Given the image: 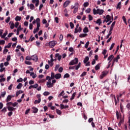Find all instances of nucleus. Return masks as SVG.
Returning <instances> with one entry per match:
<instances>
[{"label":"nucleus","mask_w":130,"mask_h":130,"mask_svg":"<svg viewBox=\"0 0 130 130\" xmlns=\"http://www.w3.org/2000/svg\"><path fill=\"white\" fill-rule=\"evenodd\" d=\"M77 92H74L72 95V97L70 99V100H74L75 99V97H76V94Z\"/></svg>","instance_id":"bb28decb"},{"label":"nucleus","mask_w":130,"mask_h":130,"mask_svg":"<svg viewBox=\"0 0 130 130\" xmlns=\"http://www.w3.org/2000/svg\"><path fill=\"white\" fill-rule=\"evenodd\" d=\"M107 74L108 73L106 71L103 72L102 74L100 76L101 79H103V78L105 77Z\"/></svg>","instance_id":"ddd939ff"},{"label":"nucleus","mask_w":130,"mask_h":130,"mask_svg":"<svg viewBox=\"0 0 130 130\" xmlns=\"http://www.w3.org/2000/svg\"><path fill=\"white\" fill-rule=\"evenodd\" d=\"M6 81V78H2L0 79V83H3V82H5Z\"/></svg>","instance_id":"680f3d73"},{"label":"nucleus","mask_w":130,"mask_h":130,"mask_svg":"<svg viewBox=\"0 0 130 130\" xmlns=\"http://www.w3.org/2000/svg\"><path fill=\"white\" fill-rule=\"evenodd\" d=\"M114 45H115V43H112L111 45V47L110 48V50H112V49H113V48L114 47Z\"/></svg>","instance_id":"3c124183"},{"label":"nucleus","mask_w":130,"mask_h":130,"mask_svg":"<svg viewBox=\"0 0 130 130\" xmlns=\"http://www.w3.org/2000/svg\"><path fill=\"white\" fill-rule=\"evenodd\" d=\"M71 4V1L70 0L66 1L63 4V8H67Z\"/></svg>","instance_id":"39448f33"},{"label":"nucleus","mask_w":130,"mask_h":130,"mask_svg":"<svg viewBox=\"0 0 130 130\" xmlns=\"http://www.w3.org/2000/svg\"><path fill=\"white\" fill-rule=\"evenodd\" d=\"M111 34H112V31L109 30V34H108V35L106 37V39H108V38H109V36H110V35H111Z\"/></svg>","instance_id":"58836bf2"},{"label":"nucleus","mask_w":130,"mask_h":130,"mask_svg":"<svg viewBox=\"0 0 130 130\" xmlns=\"http://www.w3.org/2000/svg\"><path fill=\"white\" fill-rule=\"evenodd\" d=\"M7 109H8L9 111L11 112L14 111V110H15V108H14V107L9 106L7 107Z\"/></svg>","instance_id":"a211bd4d"},{"label":"nucleus","mask_w":130,"mask_h":130,"mask_svg":"<svg viewBox=\"0 0 130 130\" xmlns=\"http://www.w3.org/2000/svg\"><path fill=\"white\" fill-rule=\"evenodd\" d=\"M10 20H11V17H8L5 20V21H6V22L7 23H9V22H10Z\"/></svg>","instance_id":"69168bd1"},{"label":"nucleus","mask_w":130,"mask_h":130,"mask_svg":"<svg viewBox=\"0 0 130 130\" xmlns=\"http://www.w3.org/2000/svg\"><path fill=\"white\" fill-rule=\"evenodd\" d=\"M32 88L34 89H37V88H38V84H36L34 85H32Z\"/></svg>","instance_id":"bf43d9fd"},{"label":"nucleus","mask_w":130,"mask_h":130,"mask_svg":"<svg viewBox=\"0 0 130 130\" xmlns=\"http://www.w3.org/2000/svg\"><path fill=\"white\" fill-rule=\"evenodd\" d=\"M88 61H89V57L86 56L83 60V62H84V63H87V62H88Z\"/></svg>","instance_id":"4be33fe9"},{"label":"nucleus","mask_w":130,"mask_h":130,"mask_svg":"<svg viewBox=\"0 0 130 130\" xmlns=\"http://www.w3.org/2000/svg\"><path fill=\"white\" fill-rule=\"evenodd\" d=\"M14 28H15V24L13 22H12L10 25V28L13 29H14Z\"/></svg>","instance_id":"a18cd8bd"},{"label":"nucleus","mask_w":130,"mask_h":130,"mask_svg":"<svg viewBox=\"0 0 130 130\" xmlns=\"http://www.w3.org/2000/svg\"><path fill=\"white\" fill-rule=\"evenodd\" d=\"M1 112H4V113L5 112H7V108L4 107L2 110H1Z\"/></svg>","instance_id":"6e6d98bb"},{"label":"nucleus","mask_w":130,"mask_h":130,"mask_svg":"<svg viewBox=\"0 0 130 130\" xmlns=\"http://www.w3.org/2000/svg\"><path fill=\"white\" fill-rule=\"evenodd\" d=\"M61 78V74L60 73H58L55 74V79L58 80Z\"/></svg>","instance_id":"9b49d317"},{"label":"nucleus","mask_w":130,"mask_h":130,"mask_svg":"<svg viewBox=\"0 0 130 130\" xmlns=\"http://www.w3.org/2000/svg\"><path fill=\"white\" fill-rule=\"evenodd\" d=\"M117 119H119V113L118 112V111H116V112Z\"/></svg>","instance_id":"09e8293b"},{"label":"nucleus","mask_w":130,"mask_h":130,"mask_svg":"<svg viewBox=\"0 0 130 130\" xmlns=\"http://www.w3.org/2000/svg\"><path fill=\"white\" fill-rule=\"evenodd\" d=\"M39 28H40V23H37V30L39 31Z\"/></svg>","instance_id":"49530a36"},{"label":"nucleus","mask_w":130,"mask_h":130,"mask_svg":"<svg viewBox=\"0 0 130 130\" xmlns=\"http://www.w3.org/2000/svg\"><path fill=\"white\" fill-rule=\"evenodd\" d=\"M56 44V41H51L49 43V46H50V48H53L55 45Z\"/></svg>","instance_id":"20e7f679"},{"label":"nucleus","mask_w":130,"mask_h":130,"mask_svg":"<svg viewBox=\"0 0 130 130\" xmlns=\"http://www.w3.org/2000/svg\"><path fill=\"white\" fill-rule=\"evenodd\" d=\"M118 59H120V56L118 55L116 57L113 58V62H118Z\"/></svg>","instance_id":"0eeeda50"},{"label":"nucleus","mask_w":130,"mask_h":130,"mask_svg":"<svg viewBox=\"0 0 130 130\" xmlns=\"http://www.w3.org/2000/svg\"><path fill=\"white\" fill-rule=\"evenodd\" d=\"M17 83H21L23 82V79L22 78H20L19 79L17 80Z\"/></svg>","instance_id":"5fc2aeb1"},{"label":"nucleus","mask_w":130,"mask_h":130,"mask_svg":"<svg viewBox=\"0 0 130 130\" xmlns=\"http://www.w3.org/2000/svg\"><path fill=\"white\" fill-rule=\"evenodd\" d=\"M105 19L106 20L107 23V22H109V21H110V20H111V17L110 16V15H107L106 16Z\"/></svg>","instance_id":"f3484780"},{"label":"nucleus","mask_w":130,"mask_h":130,"mask_svg":"<svg viewBox=\"0 0 130 130\" xmlns=\"http://www.w3.org/2000/svg\"><path fill=\"white\" fill-rule=\"evenodd\" d=\"M60 109H67V108H69V105H63V104H60Z\"/></svg>","instance_id":"4468645a"},{"label":"nucleus","mask_w":130,"mask_h":130,"mask_svg":"<svg viewBox=\"0 0 130 130\" xmlns=\"http://www.w3.org/2000/svg\"><path fill=\"white\" fill-rule=\"evenodd\" d=\"M8 51H9V50H8V49L5 48L3 51L4 54H7V52H8Z\"/></svg>","instance_id":"0e129e2a"},{"label":"nucleus","mask_w":130,"mask_h":130,"mask_svg":"<svg viewBox=\"0 0 130 130\" xmlns=\"http://www.w3.org/2000/svg\"><path fill=\"white\" fill-rule=\"evenodd\" d=\"M89 32V29H88V27H85L84 29H83V32L84 33H88Z\"/></svg>","instance_id":"72a5a7b5"},{"label":"nucleus","mask_w":130,"mask_h":130,"mask_svg":"<svg viewBox=\"0 0 130 130\" xmlns=\"http://www.w3.org/2000/svg\"><path fill=\"white\" fill-rule=\"evenodd\" d=\"M41 102V99H39L38 100H36L35 101L34 104H38Z\"/></svg>","instance_id":"c756f323"},{"label":"nucleus","mask_w":130,"mask_h":130,"mask_svg":"<svg viewBox=\"0 0 130 130\" xmlns=\"http://www.w3.org/2000/svg\"><path fill=\"white\" fill-rule=\"evenodd\" d=\"M6 94H7V92L6 91L2 92L1 94V97L4 98V97L6 96Z\"/></svg>","instance_id":"37998d69"},{"label":"nucleus","mask_w":130,"mask_h":130,"mask_svg":"<svg viewBox=\"0 0 130 130\" xmlns=\"http://www.w3.org/2000/svg\"><path fill=\"white\" fill-rule=\"evenodd\" d=\"M55 57L56 58L57 57V59L59 61H60V59H61V55H59V53H56L55 54Z\"/></svg>","instance_id":"f8f14e48"},{"label":"nucleus","mask_w":130,"mask_h":130,"mask_svg":"<svg viewBox=\"0 0 130 130\" xmlns=\"http://www.w3.org/2000/svg\"><path fill=\"white\" fill-rule=\"evenodd\" d=\"M80 7V5L78 3H76V6L73 11V14H76L78 13V11H79V8Z\"/></svg>","instance_id":"7ed1b4c3"},{"label":"nucleus","mask_w":130,"mask_h":130,"mask_svg":"<svg viewBox=\"0 0 130 130\" xmlns=\"http://www.w3.org/2000/svg\"><path fill=\"white\" fill-rule=\"evenodd\" d=\"M124 121V120L123 119H122L121 117L120 118V121L118 123L119 125H121V123H123V122Z\"/></svg>","instance_id":"f704fd0d"},{"label":"nucleus","mask_w":130,"mask_h":130,"mask_svg":"<svg viewBox=\"0 0 130 130\" xmlns=\"http://www.w3.org/2000/svg\"><path fill=\"white\" fill-rule=\"evenodd\" d=\"M29 8H30V10H34L35 8V6H34V4H30L29 5Z\"/></svg>","instance_id":"c9c22d12"},{"label":"nucleus","mask_w":130,"mask_h":130,"mask_svg":"<svg viewBox=\"0 0 130 130\" xmlns=\"http://www.w3.org/2000/svg\"><path fill=\"white\" fill-rule=\"evenodd\" d=\"M21 19H22V17H21L20 16H17L15 17V21H21Z\"/></svg>","instance_id":"c85d7f7f"},{"label":"nucleus","mask_w":130,"mask_h":130,"mask_svg":"<svg viewBox=\"0 0 130 130\" xmlns=\"http://www.w3.org/2000/svg\"><path fill=\"white\" fill-rule=\"evenodd\" d=\"M88 19H89V21H92V20H93V17L89 14L88 15Z\"/></svg>","instance_id":"4d7b16f0"},{"label":"nucleus","mask_w":130,"mask_h":130,"mask_svg":"<svg viewBox=\"0 0 130 130\" xmlns=\"http://www.w3.org/2000/svg\"><path fill=\"white\" fill-rule=\"evenodd\" d=\"M89 6V3L88 2H85L83 4V7L85 8H86V7H88Z\"/></svg>","instance_id":"8fccbe9b"},{"label":"nucleus","mask_w":130,"mask_h":130,"mask_svg":"<svg viewBox=\"0 0 130 130\" xmlns=\"http://www.w3.org/2000/svg\"><path fill=\"white\" fill-rule=\"evenodd\" d=\"M56 113L58 114V115H61V111L56 109Z\"/></svg>","instance_id":"4c0bfd02"},{"label":"nucleus","mask_w":130,"mask_h":130,"mask_svg":"<svg viewBox=\"0 0 130 130\" xmlns=\"http://www.w3.org/2000/svg\"><path fill=\"white\" fill-rule=\"evenodd\" d=\"M31 3H32V4H36V7L39 6V0H32Z\"/></svg>","instance_id":"6e6552de"},{"label":"nucleus","mask_w":130,"mask_h":130,"mask_svg":"<svg viewBox=\"0 0 130 130\" xmlns=\"http://www.w3.org/2000/svg\"><path fill=\"white\" fill-rule=\"evenodd\" d=\"M81 68V62H79L77 66H76L75 70L78 71Z\"/></svg>","instance_id":"7c9ffc66"},{"label":"nucleus","mask_w":130,"mask_h":130,"mask_svg":"<svg viewBox=\"0 0 130 130\" xmlns=\"http://www.w3.org/2000/svg\"><path fill=\"white\" fill-rule=\"evenodd\" d=\"M33 109V113H37L38 112V109L35 107H32Z\"/></svg>","instance_id":"b1692460"},{"label":"nucleus","mask_w":130,"mask_h":130,"mask_svg":"<svg viewBox=\"0 0 130 130\" xmlns=\"http://www.w3.org/2000/svg\"><path fill=\"white\" fill-rule=\"evenodd\" d=\"M11 100H12V95H9L7 98L6 102H9Z\"/></svg>","instance_id":"aec40b11"},{"label":"nucleus","mask_w":130,"mask_h":130,"mask_svg":"<svg viewBox=\"0 0 130 130\" xmlns=\"http://www.w3.org/2000/svg\"><path fill=\"white\" fill-rule=\"evenodd\" d=\"M89 42L88 41L86 43L85 45V47L86 48H87L88 47V46H89Z\"/></svg>","instance_id":"774afa93"},{"label":"nucleus","mask_w":130,"mask_h":130,"mask_svg":"<svg viewBox=\"0 0 130 130\" xmlns=\"http://www.w3.org/2000/svg\"><path fill=\"white\" fill-rule=\"evenodd\" d=\"M51 80H54L55 79V74L53 72L51 73Z\"/></svg>","instance_id":"5701e85b"},{"label":"nucleus","mask_w":130,"mask_h":130,"mask_svg":"<svg viewBox=\"0 0 130 130\" xmlns=\"http://www.w3.org/2000/svg\"><path fill=\"white\" fill-rule=\"evenodd\" d=\"M70 25L71 29H74V27H75V25L74 24V23H73V22H70Z\"/></svg>","instance_id":"79ce46f5"},{"label":"nucleus","mask_w":130,"mask_h":130,"mask_svg":"<svg viewBox=\"0 0 130 130\" xmlns=\"http://www.w3.org/2000/svg\"><path fill=\"white\" fill-rule=\"evenodd\" d=\"M79 62V59L78 58H75L74 59L71 60L69 63V66H74L75 64H77Z\"/></svg>","instance_id":"f03ea898"},{"label":"nucleus","mask_w":130,"mask_h":130,"mask_svg":"<svg viewBox=\"0 0 130 130\" xmlns=\"http://www.w3.org/2000/svg\"><path fill=\"white\" fill-rule=\"evenodd\" d=\"M47 86L48 88H52L53 87V83H52L51 81L47 82Z\"/></svg>","instance_id":"9d476101"},{"label":"nucleus","mask_w":130,"mask_h":130,"mask_svg":"<svg viewBox=\"0 0 130 130\" xmlns=\"http://www.w3.org/2000/svg\"><path fill=\"white\" fill-rule=\"evenodd\" d=\"M66 78H70V74L69 73H66L64 75L63 79H66Z\"/></svg>","instance_id":"ea45409f"},{"label":"nucleus","mask_w":130,"mask_h":130,"mask_svg":"<svg viewBox=\"0 0 130 130\" xmlns=\"http://www.w3.org/2000/svg\"><path fill=\"white\" fill-rule=\"evenodd\" d=\"M107 52V50L106 49H104L103 52H102V54H103V55H105V54H106Z\"/></svg>","instance_id":"603ef678"},{"label":"nucleus","mask_w":130,"mask_h":130,"mask_svg":"<svg viewBox=\"0 0 130 130\" xmlns=\"http://www.w3.org/2000/svg\"><path fill=\"white\" fill-rule=\"evenodd\" d=\"M49 94H50V93L48 91H45L43 93V95H44V96H48V95H49Z\"/></svg>","instance_id":"c03bdc74"},{"label":"nucleus","mask_w":130,"mask_h":130,"mask_svg":"<svg viewBox=\"0 0 130 130\" xmlns=\"http://www.w3.org/2000/svg\"><path fill=\"white\" fill-rule=\"evenodd\" d=\"M44 38L45 40L47 39V32H45L44 34Z\"/></svg>","instance_id":"e2e57ef3"},{"label":"nucleus","mask_w":130,"mask_h":130,"mask_svg":"<svg viewBox=\"0 0 130 130\" xmlns=\"http://www.w3.org/2000/svg\"><path fill=\"white\" fill-rule=\"evenodd\" d=\"M24 93V91L22 90H18L16 92V97H18L20 94H23Z\"/></svg>","instance_id":"6ab92c4d"},{"label":"nucleus","mask_w":130,"mask_h":130,"mask_svg":"<svg viewBox=\"0 0 130 130\" xmlns=\"http://www.w3.org/2000/svg\"><path fill=\"white\" fill-rule=\"evenodd\" d=\"M93 15H102L104 13V10L103 9H98L96 10L95 8L93 9Z\"/></svg>","instance_id":"f257e3e1"},{"label":"nucleus","mask_w":130,"mask_h":130,"mask_svg":"<svg viewBox=\"0 0 130 130\" xmlns=\"http://www.w3.org/2000/svg\"><path fill=\"white\" fill-rule=\"evenodd\" d=\"M91 12V8H88L87 10H85V13L86 14H90Z\"/></svg>","instance_id":"a19ab883"},{"label":"nucleus","mask_w":130,"mask_h":130,"mask_svg":"<svg viewBox=\"0 0 130 130\" xmlns=\"http://www.w3.org/2000/svg\"><path fill=\"white\" fill-rule=\"evenodd\" d=\"M81 31H82V27H79L78 29H77V28H75V31H74V33H78V32L79 33H81Z\"/></svg>","instance_id":"2eb2a0df"},{"label":"nucleus","mask_w":130,"mask_h":130,"mask_svg":"<svg viewBox=\"0 0 130 130\" xmlns=\"http://www.w3.org/2000/svg\"><path fill=\"white\" fill-rule=\"evenodd\" d=\"M115 23H116V21H114L112 23L111 27L110 28V31H112V30H113V28H114V26H115Z\"/></svg>","instance_id":"dca6fc26"},{"label":"nucleus","mask_w":130,"mask_h":130,"mask_svg":"<svg viewBox=\"0 0 130 130\" xmlns=\"http://www.w3.org/2000/svg\"><path fill=\"white\" fill-rule=\"evenodd\" d=\"M48 63L49 64L50 67H52L53 66V62H51L50 60L48 61Z\"/></svg>","instance_id":"864d4df0"},{"label":"nucleus","mask_w":130,"mask_h":130,"mask_svg":"<svg viewBox=\"0 0 130 130\" xmlns=\"http://www.w3.org/2000/svg\"><path fill=\"white\" fill-rule=\"evenodd\" d=\"M113 58H114V56L113 55H110L108 58V60L109 61L108 63H110Z\"/></svg>","instance_id":"1a4fd4ad"},{"label":"nucleus","mask_w":130,"mask_h":130,"mask_svg":"<svg viewBox=\"0 0 130 130\" xmlns=\"http://www.w3.org/2000/svg\"><path fill=\"white\" fill-rule=\"evenodd\" d=\"M12 43H9L7 46H5V48H11V46H12Z\"/></svg>","instance_id":"2f4dec72"},{"label":"nucleus","mask_w":130,"mask_h":130,"mask_svg":"<svg viewBox=\"0 0 130 130\" xmlns=\"http://www.w3.org/2000/svg\"><path fill=\"white\" fill-rule=\"evenodd\" d=\"M25 63L26 64H28V66H31V64H32V62H31V61H25Z\"/></svg>","instance_id":"de8ad7c7"},{"label":"nucleus","mask_w":130,"mask_h":130,"mask_svg":"<svg viewBox=\"0 0 130 130\" xmlns=\"http://www.w3.org/2000/svg\"><path fill=\"white\" fill-rule=\"evenodd\" d=\"M102 23V21H101V19H98L96 21V24H99V25H101Z\"/></svg>","instance_id":"a878e982"},{"label":"nucleus","mask_w":130,"mask_h":130,"mask_svg":"<svg viewBox=\"0 0 130 130\" xmlns=\"http://www.w3.org/2000/svg\"><path fill=\"white\" fill-rule=\"evenodd\" d=\"M31 60L37 62L38 61V57L36 55H34L31 56Z\"/></svg>","instance_id":"423d86ee"},{"label":"nucleus","mask_w":130,"mask_h":130,"mask_svg":"<svg viewBox=\"0 0 130 130\" xmlns=\"http://www.w3.org/2000/svg\"><path fill=\"white\" fill-rule=\"evenodd\" d=\"M7 107H8V106H13V103L12 102H8L7 104Z\"/></svg>","instance_id":"052dcab7"},{"label":"nucleus","mask_w":130,"mask_h":130,"mask_svg":"<svg viewBox=\"0 0 130 130\" xmlns=\"http://www.w3.org/2000/svg\"><path fill=\"white\" fill-rule=\"evenodd\" d=\"M95 71H98V70H100V64H98L95 67Z\"/></svg>","instance_id":"e433bc0d"},{"label":"nucleus","mask_w":130,"mask_h":130,"mask_svg":"<svg viewBox=\"0 0 130 130\" xmlns=\"http://www.w3.org/2000/svg\"><path fill=\"white\" fill-rule=\"evenodd\" d=\"M86 36H88V34H81L79 35V37L80 38H84V37H86Z\"/></svg>","instance_id":"412c9836"},{"label":"nucleus","mask_w":130,"mask_h":130,"mask_svg":"<svg viewBox=\"0 0 130 130\" xmlns=\"http://www.w3.org/2000/svg\"><path fill=\"white\" fill-rule=\"evenodd\" d=\"M62 71H63V68L62 67H60L58 69L59 73H62Z\"/></svg>","instance_id":"13d9d810"},{"label":"nucleus","mask_w":130,"mask_h":130,"mask_svg":"<svg viewBox=\"0 0 130 130\" xmlns=\"http://www.w3.org/2000/svg\"><path fill=\"white\" fill-rule=\"evenodd\" d=\"M6 60L8 61H10V60H11V55H8L6 58Z\"/></svg>","instance_id":"338daca9"},{"label":"nucleus","mask_w":130,"mask_h":130,"mask_svg":"<svg viewBox=\"0 0 130 130\" xmlns=\"http://www.w3.org/2000/svg\"><path fill=\"white\" fill-rule=\"evenodd\" d=\"M22 86H23V84L22 83H19L18 85L17 86L16 88L18 90H20L22 88Z\"/></svg>","instance_id":"cd10ccee"},{"label":"nucleus","mask_w":130,"mask_h":130,"mask_svg":"<svg viewBox=\"0 0 130 130\" xmlns=\"http://www.w3.org/2000/svg\"><path fill=\"white\" fill-rule=\"evenodd\" d=\"M116 9H121V2H119L118 3Z\"/></svg>","instance_id":"473e14b6"},{"label":"nucleus","mask_w":130,"mask_h":130,"mask_svg":"<svg viewBox=\"0 0 130 130\" xmlns=\"http://www.w3.org/2000/svg\"><path fill=\"white\" fill-rule=\"evenodd\" d=\"M7 35H8V30H6L5 31V33H4V34H3V35H2V36H1V38H6V37L7 36Z\"/></svg>","instance_id":"393cba45"}]
</instances>
